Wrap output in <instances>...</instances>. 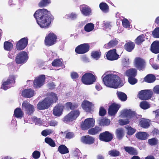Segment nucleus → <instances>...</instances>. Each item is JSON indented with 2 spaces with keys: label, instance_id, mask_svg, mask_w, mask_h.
I'll return each instance as SVG.
<instances>
[{
  "label": "nucleus",
  "instance_id": "obj_1",
  "mask_svg": "<svg viewBox=\"0 0 159 159\" xmlns=\"http://www.w3.org/2000/svg\"><path fill=\"white\" fill-rule=\"evenodd\" d=\"M38 25L42 28L48 27L51 22L50 12L46 9H39L34 15Z\"/></svg>",
  "mask_w": 159,
  "mask_h": 159
},
{
  "label": "nucleus",
  "instance_id": "obj_2",
  "mask_svg": "<svg viewBox=\"0 0 159 159\" xmlns=\"http://www.w3.org/2000/svg\"><path fill=\"white\" fill-rule=\"evenodd\" d=\"M104 84L107 87L116 88L121 87L123 84L121 82L120 78L115 75H108L102 77Z\"/></svg>",
  "mask_w": 159,
  "mask_h": 159
},
{
  "label": "nucleus",
  "instance_id": "obj_3",
  "mask_svg": "<svg viewBox=\"0 0 159 159\" xmlns=\"http://www.w3.org/2000/svg\"><path fill=\"white\" fill-rule=\"evenodd\" d=\"M65 106L67 109L70 108L71 110H72L69 113L65 116L62 119L63 121L67 123L75 120L79 116L80 112L78 110L75 109L78 107V106L76 104L68 102L66 104Z\"/></svg>",
  "mask_w": 159,
  "mask_h": 159
},
{
  "label": "nucleus",
  "instance_id": "obj_4",
  "mask_svg": "<svg viewBox=\"0 0 159 159\" xmlns=\"http://www.w3.org/2000/svg\"><path fill=\"white\" fill-rule=\"evenodd\" d=\"M57 37L53 33H51L47 34L44 39V44L47 46H50L55 44Z\"/></svg>",
  "mask_w": 159,
  "mask_h": 159
},
{
  "label": "nucleus",
  "instance_id": "obj_5",
  "mask_svg": "<svg viewBox=\"0 0 159 159\" xmlns=\"http://www.w3.org/2000/svg\"><path fill=\"white\" fill-rule=\"evenodd\" d=\"M96 77L94 75L90 73H86L84 74L82 77V82L86 85H90L93 84L96 81Z\"/></svg>",
  "mask_w": 159,
  "mask_h": 159
},
{
  "label": "nucleus",
  "instance_id": "obj_6",
  "mask_svg": "<svg viewBox=\"0 0 159 159\" xmlns=\"http://www.w3.org/2000/svg\"><path fill=\"white\" fill-rule=\"evenodd\" d=\"M28 59L27 53L24 51H22L17 54L15 61L17 64H24L27 61Z\"/></svg>",
  "mask_w": 159,
  "mask_h": 159
},
{
  "label": "nucleus",
  "instance_id": "obj_7",
  "mask_svg": "<svg viewBox=\"0 0 159 159\" xmlns=\"http://www.w3.org/2000/svg\"><path fill=\"white\" fill-rule=\"evenodd\" d=\"M120 116L121 118L127 117L128 119L132 120H135L137 118L135 113L130 110L124 109L122 110L121 112Z\"/></svg>",
  "mask_w": 159,
  "mask_h": 159
},
{
  "label": "nucleus",
  "instance_id": "obj_8",
  "mask_svg": "<svg viewBox=\"0 0 159 159\" xmlns=\"http://www.w3.org/2000/svg\"><path fill=\"white\" fill-rule=\"evenodd\" d=\"M153 92L150 90H143L139 92L138 96L142 100H146L149 99L152 96Z\"/></svg>",
  "mask_w": 159,
  "mask_h": 159
},
{
  "label": "nucleus",
  "instance_id": "obj_9",
  "mask_svg": "<svg viewBox=\"0 0 159 159\" xmlns=\"http://www.w3.org/2000/svg\"><path fill=\"white\" fill-rule=\"evenodd\" d=\"M94 125V119L92 118H88L85 119L84 121L82 122L81 127L83 129L86 130L93 127Z\"/></svg>",
  "mask_w": 159,
  "mask_h": 159
},
{
  "label": "nucleus",
  "instance_id": "obj_10",
  "mask_svg": "<svg viewBox=\"0 0 159 159\" xmlns=\"http://www.w3.org/2000/svg\"><path fill=\"white\" fill-rule=\"evenodd\" d=\"M45 80V76L42 75L36 78L34 80L33 83L34 86L36 88H39L44 84Z\"/></svg>",
  "mask_w": 159,
  "mask_h": 159
},
{
  "label": "nucleus",
  "instance_id": "obj_11",
  "mask_svg": "<svg viewBox=\"0 0 159 159\" xmlns=\"http://www.w3.org/2000/svg\"><path fill=\"white\" fill-rule=\"evenodd\" d=\"M16 76L14 75H10L8 79L2 82L1 88L6 90L10 87V84L15 82Z\"/></svg>",
  "mask_w": 159,
  "mask_h": 159
},
{
  "label": "nucleus",
  "instance_id": "obj_12",
  "mask_svg": "<svg viewBox=\"0 0 159 159\" xmlns=\"http://www.w3.org/2000/svg\"><path fill=\"white\" fill-rule=\"evenodd\" d=\"M22 110L28 114H31L33 112L34 108L33 106L27 101H24L22 105Z\"/></svg>",
  "mask_w": 159,
  "mask_h": 159
},
{
  "label": "nucleus",
  "instance_id": "obj_13",
  "mask_svg": "<svg viewBox=\"0 0 159 159\" xmlns=\"http://www.w3.org/2000/svg\"><path fill=\"white\" fill-rule=\"evenodd\" d=\"M51 103L49 101V98H46L42 101L39 102L37 105V107L40 110L46 109L51 105Z\"/></svg>",
  "mask_w": 159,
  "mask_h": 159
},
{
  "label": "nucleus",
  "instance_id": "obj_14",
  "mask_svg": "<svg viewBox=\"0 0 159 159\" xmlns=\"http://www.w3.org/2000/svg\"><path fill=\"white\" fill-rule=\"evenodd\" d=\"M89 48V46L88 44L84 43L76 47L75 49V51L78 54H84L88 52Z\"/></svg>",
  "mask_w": 159,
  "mask_h": 159
},
{
  "label": "nucleus",
  "instance_id": "obj_15",
  "mask_svg": "<svg viewBox=\"0 0 159 159\" xmlns=\"http://www.w3.org/2000/svg\"><path fill=\"white\" fill-rule=\"evenodd\" d=\"M145 62L141 58L137 57L134 61L135 66L139 70H143L145 67Z\"/></svg>",
  "mask_w": 159,
  "mask_h": 159
},
{
  "label": "nucleus",
  "instance_id": "obj_16",
  "mask_svg": "<svg viewBox=\"0 0 159 159\" xmlns=\"http://www.w3.org/2000/svg\"><path fill=\"white\" fill-rule=\"evenodd\" d=\"M28 39L27 38H24L18 42L16 45V49L19 50L24 49L27 46Z\"/></svg>",
  "mask_w": 159,
  "mask_h": 159
},
{
  "label": "nucleus",
  "instance_id": "obj_17",
  "mask_svg": "<svg viewBox=\"0 0 159 159\" xmlns=\"http://www.w3.org/2000/svg\"><path fill=\"white\" fill-rule=\"evenodd\" d=\"M99 137L101 140L106 142L110 141L113 138L112 134L107 131L100 134Z\"/></svg>",
  "mask_w": 159,
  "mask_h": 159
},
{
  "label": "nucleus",
  "instance_id": "obj_18",
  "mask_svg": "<svg viewBox=\"0 0 159 159\" xmlns=\"http://www.w3.org/2000/svg\"><path fill=\"white\" fill-rule=\"evenodd\" d=\"M64 106L61 104H58L55 106L53 110V114L56 116L59 117L62 114Z\"/></svg>",
  "mask_w": 159,
  "mask_h": 159
},
{
  "label": "nucleus",
  "instance_id": "obj_19",
  "mask_svg": "<svg viewBox=\"0 0 159 159\" xmlns=\"http://www.w3.org/2000/svg\"><path fill=\"white\" fill-rule=\"evenodd\" d=\"M119 57V55L116 53V50L115 49L109 51L106 54L107 59L111 61L117 59Z\"/></svg>",
  "mask_w": 159,
  "mask_h": 159
},
{
  "label": "nucleus",
  "instance_id": "obj_20",
  "mask_svg": "<svg viewBox=\"0 0 159 159\" xmlns=\"http://www.w3.org/2000/svg\"><path fill=\"white\" fill-rule=\"evenodd\" d=\"M120 107V105L116 103H113L110 106L108 110L109 114L111 116L115 115L117 112Z\"/></svg>",
  "mask_w": 159,
  "mask_h": 159
},
{
  "label": "nucleus",
  "instance_id": "obj_21",
  "mask_svg": "<svg viewBox=\"0 0 159 159\" xmlns=\"http://www.w3.org/2000/svg\"><path fill=\"white\" fill-rule=\"evenodd\" d=\"M80 9L84 15L87 16L91 15V10L89 6L85 5H82L80 6Z\"/></svg>",
  "mask_w": 159,
  "mask_h": 159
},
{
  "label": "nucleus",
  "instance_id": "obj_22",
  "mask_svg": "<svg viewBox=\"0 0 159 159\" xmlns=\"http://www.w3.org/2000/svg\"><path fill=\"white\" fill-rule=\"evenodd\" d=\"M81 141L86 144H91L94 142V139L89 135L82 136L81 139Z\"/></svg>",
  "mask_w": 159,
  "mask_h": 159
},
{
  "label": "nucleus",
  "instance_id": "obj_23",
  "mask_svg": "<svg viewBox=\"0 0 159 159\" xmlns=\"http://www.w3.org/2000/svg\"><path fill=\"white\" fill-rule=\"evenodd\" d=\"M34 90L31 89H25L23 90L21 93V95L24 97L30 98L34 95Z\"/></svg>",
  "mask_w": 159,
  "mask_h": 159
},
{
  "label": "nucleus",
  "instance_id": "obj_24",
  "mask_svg": "<svg viewBox=\"0 0 159 159\" xmlns=\"http://www.w3.org/2000/svg\"><path fill=\"white\" fill-rule=\"evenodd\" d=\"M81 106L82 108L86 111H90L92 104L87 101L84 100L82 102Z\"/></svg>",
  "mask_w": 159,
  "mask_h": 159
},
{
  "label": "nucleus",
  "instance_id": "obj_25",
  "mask_svg": "<svg viewBox=\"0 0 159 159\" xmlns=\"http://www.w3.org/2000/svg\"><path fill=\"white\" fill-rule=\"evenodd\" d=\"M151 50L154 53H159V41H155L151 45Z\"/></svg>",
  "mask_w": 159,
  "mask_h": 159
},
{
  "label": "nucleus",
  "instance_id": "obj_26",
  "mask_svg": "<svg viewBox=\"0 0 159 159\" xmlns=\"http://www.w3.org/2000/svg\"><path fill=\"white\" fill-rule=\"evenodd\" d=\"M135 136L138 139L144 140L147 139L149 135L145 132H139L136 133Z\"/></svg>",
  "mask_w": 159,
  "mask_h": 159
},
{
  "label": "nucleus",
  "instance_id": "obj_27",
  "mask_svg": "<svg viewBox=\"0 0 159 159\" xmlns=\"http://www.w3.org/2000/svg\"><path fill=\"white\" fill-rule=\"evenodd\" d=\"M14 116L16 118L21 119L24 115V113L21 108H17L14 111Z\"/></svg>",
  "mask_w": 159,
  "mask_h": 159
},
{
  "label": "nucleus",
  "instance_id": "obj_28",
  "mask_svg": "<svg viewBox=\"0 0 159 159\" xmlns=\"http://www.w3.org/2000/svg\"><path fill=\"white\" fill-rule=\"evenodd\" d=\"M125 74L128 77H134L137 74V70L133 68L129 69L125 71Z\"/></svg>",
  "mask_w": 159,
  "mask_h": 159
},
{
  "label": "nucleus",
  "instance_id": "obj_29",
  "mask_svg": "<svg viewBox=\"0 0 159 159\" xmlns=\"http://www.w3.org/2000/svg\"><path fill=\"white\" fill-rule=\"evenodd\" d=\"M49 98V101L52 105L53 103L56 102L58 100V97L56 94L53 93H49V97L47 98Z\"/></svg>",
  "mask_w": 159,
  "mask_h": 159
},
{
  "label": "nucleus",
  "instance_id": "obj_30",
  "mask_svg": "<svg viewBox=\"0 0 159 159\" xmlns=\"http://www.w3.org/2000/svg\"><path fill=\"white\" fill-rule=\"evenodd\" d=\"M77 16L78 15L76 13L73 12L69 14L64 15L63 17L64 18L66 19L74 20L77 19Z\"/></svg>",
  "mask_w": 159,
  "mask_h": 159
},
{
  "label": "nucleus",
  "instance_id": "obj_31",
  "mask_svg": "<svg viewBox=\"0 0 159 159\" xmlns=\"http://www.w3.org/2000/svg\"><path fill=\"white\" fill-rule=\"evenodd\" d=\"M150 120L145 119H142L139 123L140 126L144 128H147L150 125Z\"/></svg>",
  "mask_w": 159,
  "mask_h": 159
},
{
  "label": "nucleus",
  "instance_id": "obj_32",
  "mask_svg": "<svg viewBox=\"0 0 159 159\" xmlns=\"http://www.w3.org/2000/svg\"><path fill=\"white\" fill-rule=\"evenodd\" d=\"M155 77L153 75L150 74L147 75L144 78V81L147 83L153 82L155 80Z\"/></svg>",
  "mask_w": 159,
  "mask_h": 159
},
{
  "label": "nucleus",
  "instance_id": "obj_33",
  "mask_svg": "<svg viewBox=\"0 0 159 159\" xmlns=\"http://www.w3.org/2000/svg\"><path fill=\"white\" fill-rule=\"evenodd\" d=\"M101 131V127L96 126L94 128L90 129L89 130V134H90L93 135L96 134Z\"/></svg>",
  "mask_w": 159,
  "mask_h": 159
},
{
  "label": "nucleus",
  "instance_id": "obj_34",
  "mask_svg": "<svg viewBox=\"0 0 159 159\" xmlns=\"http://www.w3.org/2000/svg\"><path fill=\"white\" fill-rule=\"evenodd\" d=\"M58 151L61 154H65L69 152L68 148L64 145L60 146L58 148Z\"/></svg>",
  "mask_w": 159,
  "mask_h": 159
},
{
  "label": "nucleus",
  "instance_id": "obj_35",
  "mask_svg": "<svg viewBox=\"0 0 159 159\" xmlns=\"http://www.w3.org/2000/svg\"><path fill=\"white\" fill-rule=\"evenodd\" d=\"M94 27V25L91 23L87 24L84 27V30L88 32L92 31Z\"/></svg>",
  "mask_w": 159,
  "mask_h": 159
},
{
  "label": "nucleus",
  "instance_id": "obj_36",
  "mask_svg": "<svg viewBox=\"0 0 159 159\" xmlns=\"http://www.w3.org/2000/svg\"><path fill=\"white\" fill-rule=\"evenodd\" d=\"M134 44L133 42H129L125 45V48L127 51L131 52L134 48Z\"/></svg>",
  "mask_w": 159,
  "mask_h": 159
},
{
  "label": "nucleus",
  "instance_id": "obj_37",
  "mask_svg": "<svg viewBox=\"0 0 159 159\" xmlns=\"http://www.w3.org/2000/svg\"><path fill=\"white\" fill-rule=\"evenodd\" d=\"M117 94L119 99L121 101H125L127 100V96L124 93L117 91Z\"/></svg>",
  "mask_w": 159,
  "mask_h": 159
},
{
  "label": "nucleus",
  "instance_id": "obj_38",
  "mask_svg": "<svg viewBox=\"0 0 159 159\" xmlns=\"http://www.w3.org/2000/svg\"><path fill=\"white\" fill-rule=\"evenodd\" d=\"M99 7L103 12H107L109 11V7L107 3L105 2H101L99 5Z\"/></svg>",
  "mask_w": 159,
  "mask_h": 159
},
{
  "label": "nucleus",
  "instance_id": "obj_39",
  "mask_svg": "<svg viewBox=\"0 0 159 159\" xmlns=\"http://www.w3.org/2000/svg\"><path fill=\"white\" fill-rule=\"evenodd\" d=\"M110 123V120L105 118L100 120L99 123L100 125L104 126L109 125Z\"/></svg>",
  "mask_w": 159,
  "mask_h": 159
},
{
  "label": "nucleus",
  "instance_id": "obj_40",
  "mask_svg": "<svg viewBox=\"0 0 159 159\" xmlns=\"http://www.w3.org/2000/svg\"><path fill=\"white\" fill-rule=\"evenodd\" d=\"M125 150L130 154H136V153L135 149L130 147H124Z\"/></svg>",
  "mask_w": 159,
  "mask_h": 159
},
{
  "label": "nucleus",
  "instance_id": "obj_41",
  "mask_svg": "<svg viewBox=\"0 0 159 159\" xmlns=\"http://www.w3.org/2000/svg\"><path fill=\"white\" fill-rule=\"evenodd\" d=\"M4 47L5 50L10 51L13 48V45L11 43L6 41L4 43Z\"/></svg>",
  "mask_w": 159,
  "mask_h": 159
},
{
  "label": "nucleus",
  "instance_id": "obj_42",
  "mask_svg": "<svg viewBox=\"0 0 159 159\" xmlns=\"http://www.w3.org/2000/svg\"><path fill=\"white\" fill-rule=\"evenodd\" d=\"M50 3V0H41L39 3V6L40 7H45Z\"/></svg>",
  "mask_w": 159,
  "mask_h": 159
},
{
  "label": "nucleus",
  "instance_id": "obj_43",
  "mask_svg": "<svg viewBox=\"0 0 159 159\" xmlns=\"http://www.w3.org/2000/svg\"><path fill=\"white\" fill-rule=\"evenodd\" d=\"M145 37L143 34L139 36L135 40V43L138 44L141 43L144 40Z\"/></svg>",
  "mask_w": 159,
  "mask_h": 159
},
{
  "label": "nucleus",
  "instance_id": "obj_44",
  "mask_svg": "<svg viewBox=\"0 0 159 159\" xmlns=\"http://www.w3.org/2000/svg\"><path fill=\"white\" fill-rule=\"evenodd\" d=\"M108 153L110 156L114 157L118 156L120 154L119 151L115 149L109 151Z\"/></svg>",
  "mask_w": 159,
  "mask_h": 159
},
{
  "label": "nucleus",
  "instance_id": "obj_45",
  "mask_svg": "<svg viewBox=\"0 0 159 159\" xmlns=\"http://www.w3.org/2000/svg\"><path fill=\"white\" fill-rule=\"evenodd\" d=\"M116 134L117 137L119 139H121L124 136V132L123 129L121 128H119L116 130Z\"/></svg>",
  "mask_w": 159,
  "mask_h": 159
},
{
  "label": "nucleus",
  "instance_id": "obj_46",
  "mask_svg": "<svg viewBox=\"0 0 159 159\" xmlns=\"http://www.w3.org/2000/svg\"><path fill=\"white\" fill-rule=\"evenodd\" d=\"M140 106L143 109H146L150 107V105L147 102L143 101L141 102L140 104Z\"/></svg>",
  "mask_w": 159,
  "mask_h": 159
},
{
  "label": "nucleus",
  "instance_id": "obj_47",
  "mask_svg": "<svg viewBox=\"0 0 159 159\" xmlns=\"http://www.w3.org/2000/svg\"><path fill=\"white\" fill-rule=\"evenodd\" d=\"M62 64V61L59 59L54 60L52 63V66H61Z\"/></svg>",
  "mask_w": 159,
  "mask_h": 159
},
{
  "label": "nucleus",
  "instance_id": "obj_48",
  "mask_svg": "<svg viewBox=\"0 0 159 159\" xmlns=\"http://www.w3.org/2000/svg\"><path fill=\"white\" fill-rule=\"evenodd\" d=\"M45 141L48 144L52 147H54L55 146V143L50 138H46L45 139Z\"/></svg>",
  "mask_w": 159,
  "mask_h": 159
},
{
  "label": "nucleus",
  "instance_id": "obj_49",
  "mask_svg": "<svg viewBox=\"0 0 159 159\" xmlns=\"http://www.w3.org/2000/svg\"><path fill=\"white\" fill-rule=\"evenodd\" d=\"M101 53L98 52H93L91 53V55L92 57L96 60H97L100 57Z\"/></svg>",
  "mask_w": 159,
  "mask_h": 159
},
{
  "label": "nucleus",
  "instance_id": "obj_50",
  "mask_svg": "<svg viewBox=\"0 0 159 159\" xmlns=\"http://www.w3.org/2000/svg\"><path fill=\"white\" fill-rule=\"evenodd\" d=\"M122 24L123 26L125 28H129L130 26V24L129 20L126 18L123 19L122 20Z\"/></svg>",
  "mask_w": 159,
  "mask_h": 159
},
{
  "label": "nucleus",
  "instance_id": "obj_51",
  "mask_svg": "<svg viewBox=\"0 0 159 159\" xmlns=\"http://www.w3.org/2000/svg\"><path fill=\"white\" fill-rule=\"evenodd\" d=\"M125 128L127 129V134L129 135H132L135 132V130L130 126H125Z\"/></svg>",
  "mask_w": 159,
  "mask_h": 159
},
{
  "label": "nucleus",
  "instance_id": "obj_52",
  "mask_svg": "<svg viewBox=\"0 0 159 159\" xmlns=\"http://www.w3.org/2000/svg\"><path fill=\"white\" fill-rule=\"evenodd\" d=\"M148 142L150 145L153 146L156 145L158 143V141L155 138L149 139Z\"/></svg>",
  "mask_w": 159,
  "mask_h": 159
},
{
  "label": "nucleus",
  "instance_id": "obj_53",
  "mask_svg": "<svg viewBox=\"0 0 159 159\" xmlns=\"http://www.w3.org/2000/svg\"><path fill=\"white\" fill-rule=\"evenodd\" d=\"M134 77H128V81L129 83L132 85H134L137 82V80Z\"/></svg>",
  "mask_w": 159,
  "mask_h": 159
},
{
  "label": "nucleus",
  "instance_id": "obj_54",
  "mask_svg": "<svg viewBox=\"0 0 159 159\" xmlns=\"http://www.w3.org/2000/svg\"><path fill=\"white\" fill-rule=\"evenodd\" d=\"M32 157L34 159H38L40 157V153L38 151H35L32 153Z\"/></svg>",
  "mask_w": 159,
  "mask_h": 159
},
{
  "label": "nucleus",
  "instance_id": "obj_55",
  "mask_svg": "<svg viewBox=\"0 0 159 159\" xmlns=\"http://www.w3.org/2000/svg\"><path fill=\"white\" fill-rule=\"evenodd\" d=\"M152 34L154 37L159 38V27L156 28L153 31Z\"/></svg>",
  "mask_w": 159,
  "mask_h": 159
},
{
  "label": "nucleus",
  "instance_id": "obj_56",
  "mask_svg": "<svg viewBox=\"0 0 159 159\" xmlns=\"http://www.w3.org/2000/svg\"><path fill=\"white\" fill-rule=\"evenodd\" d=\"M32 119L36 125H41L42 123V121L40 119L38 118L35 116L33 117Z\"/></svg>",
  "mask_w": 159,
  "mask_h": 159
},
{
  "label": "nucleus",
  "instance_id": "obj_57",
  "mask_svg": "<svg viewBox=\"0 0 159 159\" xmlns=\"http://www.w3.org/2000/svg\"><path fill=\"white\" fill-rule=\"evenodd\" d=\"M52 132V131L51 129H46L43 131L41 134L43 135L46 136L47 135L50 134Z\"/></svg>",
  "mask_w": 159,
  "mask_h": 159
},
{
  "label": "nucleus",
  "instance_id": "obj_58",
  "mask_svg": "<svg viewBox=\"0 0 159 159\" xmlns=\"http://www.w3.org/2000/svg\"><path fill=\"white\" fill-rule=\"evenodd\" d=\"M119 123L121 125H124L129 123V121L128 119L125 120L120 119L119 120Z\"/></svg>",
  "mask_w": 159,
  "mask_h": 159
},
{
  "label": "nucleus",
  "instance_id": "obj_59",
  "mask_svg": "<svg viewBox=\"0 0 159 159\" xmlns=\"http://www.w3.org/2000/svg\"><path fill=\"white\" fill-rule=\"evenodd\" d=\"M104 28L105 30L110 29L112 26V25L110 22H107L104 23Z\"/></svg>",
  "mask_w": 159,
  "mask_h": 159
},
{
  "label": "nucleus",
  "instance_id": "obj_60",
  "mask_svg": "<svg viewBox=\"0 0 159 159\" xmlns=\"http://www.w3.org/2000/svg\"><path fill=\"white\" fill-rule=\"evenodd\" d=\"M106 113V111L105 110L103 107H101L100 108L99 111V115L101 116H104Z\"/></svg>",
  "mask_w": 159,
  "mask_h": 159
},
{
  "label": "nucleus",
  "instance_id": "obj_61",
  "mask_svg": "<svg viewBox=\"0 0 159 159\" xmlns=\"http://www.w3.org/2000/svg\"><path fill=\"white\" fill-rule=\"evenodd\" d=\"M71 76L73 79L75 80L78 78L79 77V75L76 72H74L71 73Z\"/></svg>",
  "mask_w": 159,
  "mask_h": 159
},
{
  "label": "nucleus",
  "instance_id": "obj_62",
  "mask_svg": "<svg viewBox=\"0 0 159 159\" xmlns=\"http://www.w3.org/2000/svg\"><path fill=\"white\" fill-rule=\"evenodd\" d=\"M49 125L51 126H55L58 124V122L55 120H52L48 123Z\"/></svg>",
  "mask_w": 159,
  "mask_h": 159
},
{
  "label": "nucleus",
  "instance_id": "obj_63",
  "mask_svg": "<svg viewBox=\"0 0 159 159\" xmlns=\"http://www.w3.org/2000/svg\"><path fill=\"white\" fill-rule=\"evenodd\" d=\"M74 134L73 133L69 132L66 134V138L69 139H71L74 137Z\"/></svg>",
  "mask_w": 159,
  "mask_h": 159
},
{
  "label": "nucleus",
  "instance_id": "obj_64",
  "mask_svg": "<svg viewBox=\"0 0 159 159\" xmlns=\"http://www.w3.org/2000/svg\"><path fill=\"white\" fill-rule=\"evenodd\" d=\"M153 91L155 93L159 94V85H157L154 87Z\"/></svg>",
  "mask_w": 159,
  "mask_h": 159
}]
</instances>
